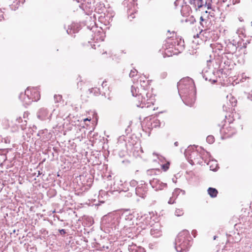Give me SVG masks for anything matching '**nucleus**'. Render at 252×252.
Returning <instances> with one entry per match:
<instances>
[{"label": "nucleus", "mask_w": 252, "mask_h": 252, "mask_svg": "<svg viewBox=\"0 0 252 252\" xmlns=\"http://www.w3.org/2000/svg\"><path fill=\"white\" fill-rule=\"evenodd\" d=\"M25 94L31 100L29 102H26V104H30L32 101H37L40 98V92L37 87H28L25 90Z\"/></svg>", "instance_id": "nucleus-3"}, {"label": "nucleus", "mask_w": 252, "mask_h": 252, "mask_svg": "<svg viewBox=\"0 0 252 252\" xmlns=\"http://www.w3.org/2000/svg\"><path fill=\"white\" fill-rule=\"evenodd\" d=\"M139 81L141 86L140 91L143 88L145 89V87L148 85V81L145 77H140Z\"/></svg>", "instance_id": "nucleus-12"}, {"label": "nucleus", "mask_w": 252, "mask_h": 252, "mask_svg": "<svg viewBox=\"0 0 252 252\" xmlns=\"http://www.w3.org/2000/svg\"><path fill=\"white\" fill-rule=\"evenodd\" d=\"M175 145L176 146H177V145H178V142H175Z\"/></svg>", "instance_id": "nucleus-27"}, {"label": "nucleus", "mask_w": 252, "mask_h": 252, "mask_svg": "<svg viewBox=\"0 0 252 252\" xmlns=\"http://www.w3.org/2000/svg\"><path fill=\"white\" fill-rule=\"evenodd\" d=\"M174 201L172 200V198H170V200L168 201V203H169V204H173L174 203Z\"/></svg>", "instance_id": "nucleus-23"}, {"label": "nucleus", "mask_w": 252, "mask_h": 252, "mask_svg": "<svg viewBox=\"0 0 252 252\" xmlns=\"http://www.w3.org/2000/svg\"><path fill=\"white\" fill-rule=\"evenodd\" d=\"M22 120L21 119V118H19V119H17V120H18V122H20V120Z\"/></svg>", "instance_id": "nucleus-26"}, {"label": "nucleus", "mask_w": 252, "mask_h": 252, "mask_svg": "<svg viewBox=\"0 0 252 252\" xmlns=\"http://www.w3.org/2000/svg\"><path fill=\"white\" fill-rule=\"evenodd\" d=\"M207 140L210 142H213L214 141V137L212 136H209L207 138Z\"/></svg>", "instance_id": "nucleus-20"}, {"label": "nucleus", "mask_w": 252, "mask_h": 252, "mask_svg": "<svg viewBox=\"0 0 252 252\" xmlns=\"http://www.w3.org/2000/svg\"><path fill=\"white\" fill-rule=\"evenodd\" d=\"M89 91L90 93V94H92L94 96H98L100 94V91L99 90V89L94 87L92 88L89 90Z\"/></svg>", "instance_id": "nucleus-13"}, {"label": "nucleus", "mask_w": 252, "mask_h": 252, "mask_svg": "<svg viewBox=\"0 0 252 252\" xmlns=\"http://www.w3.org/2000/svg\"><path fill=\"white\" fill-rule=\"evenodd\" d=\"M174 46V45L173 42L170 41H167L164 44V54L166 56L170 57L172 56V55L175 54L173 50Z\"/></svg>", "instance_id": "nucleus-5"}, {"label": "nucleus", "mask_w": 252, "mask_h": 252, "mask_svg": "<svg viewBox=\"0 0 252 252\" xmlns=\"http://www.w3.org/2000/svg\"><path fill=\"white\" fill-rule=\"evenodd\" d=\"M207 192L209 195L212 198L217 197L218 194L217 189L213 188H209Z\"/></svg>", "instance_id": "nucleus-10"}, {"label": "nucleus", "mask_w": 252, "mask_h": 252, "mask_svg": "<svg viewBox=\"0 0 252 252\" xmlns=\"http://www.w3.org/2000/svg\"><path fill=\"white\" fill-rule=\"evenodd\" d=\"M192 97L191 98L190 101H189L188 98H185V102L187 105L191 106L193 104H194L195 99L194 96L193 95H192Z\"/></svg>", "instance_id": "nucleus-14"}, {"label": "nucleus", "mask_w": 252, "mask_h": 252, "mask_svg": "<svg viewBox=\"0 0 252 252\" xmlns=\"http://www.w3.org/2000/svg\"><path fill=\"white\" fill-rule=\"evenodd\" d=\"M54 97L55 99H57V101L59 102V101H61V100L62 99V96L61 95H59V94H58V95L56 94V95H55Z\"/></svg>", "instance_id": "nucleus-19"}, {"label": "nucleus", "mask_w": 252, "mask_h": 252, "mask_svg": "<svg viewBox=\"0 0 252 252\" xmlns=\"http://www.w3.org/2000/svg\"><path fill=\"white\" fill-rule=\"evenodd\" d=\"M91 117H89V118H86V119H84L83 120L84 122H86L87 121H91Z\"/></svg>", "instance_id": "nucleus-22"}, {"label": "nucleus", "mask_w": 252, "mask_h": 252, "mask_svg": "<svg viewBox=\"0 0 252 252\" xmlns=\"http://www.w3.org/2000/svg\"><path fill=\"white\" fill-rule=\"evenodd\" d=\"M200 22L204 20V19L202 16H201L200 18Z\"/></svg>", "instance_id": "nucleus-25"}, {"label": "nucleus", "mask_w": 252, "mask_h": 252, "mask_svg": "<svg viewBox=\"0 0 252 252\" xmlns=\"http://www.w3.org/2000/svg\"><path fill=\"white\" fill-rule=\"evenodd\" d=\"M140 89L137 87L132 86L131 92L133 96L137 97L136 103L138 106L143 107H149L153 105L155 102L154 96L149 93L145 89L143 88L139 93Z\"/></svg>", "instance_id": "nucleus-1"}, {"label": "nucleus", "mask_w": 252, "mask_h": 252, "mask_svg": "<svg viewBox=\"0 0 252 252\" xmlns=\"http://www.w3.org/2000/svg\"><path fill=\"white\" fill-rule=\"evenodd\" d=\"M184 214V212L182 209H177L175 211V215L177 216H181Z\"/></svg>", "instance_id": "nucleus-17"}, {"label": "nucleus", "mask_w": 252, "mask_h": 252, "mask_svg": "<svg viewBox=\"0 0 252 252\" xmlns=\"http://www.w3.org/2000/svg\"><path fill=\"white\" fill-rule=\"evenodd\" d=\"M59 232L61 235H64L66 233L65 230L63 229L59 230Z\"/></svg>", "instance_id": "nucleus-21"}, {"label": "nucleus", "mask_w": 252, "mask_h": 252, "mask_svg": "<svg viewBox=\"0 0 252 252\" xmlns=\"http://www.w3.org/2000/svg\"><path fill=\"white\" fill-rule=\"evenodd\" d=\"M137 73V71L135 69L131 70L130 73H129V76L130 77H133Z\"/></svg>", "instance_id": "nucleus-18"}, {"label": "nucleus", "mask_w": 252, "mask_h": 252, "mask_svg": "<svg viewBox=\"0 0 252 252\" xmlns=\"http://www.w3.org/2000/svg\"><path fill=\"white\" fill-rule=\"evenodd\" d=\"M189 2L196 10L200 8L203 5V0H189Z\"/></svg>", "instance_id": "nucleus-6"}, {"label": "nucleus", "mask_w": 252, "mask_h": 252, "mask_svg": "<svg viewBox=\"0 0 252 252\" xmlns=\"http://www.w3.org/2000/svg\"><path fill=\"white\" fill-rule=\"evenodd\" d=\"M210 33V32L209 31L201 30L200 31V32H199V33H197L196 34V35H194V37L195 38L196 37L197 38H199V37H201L202 36H203V37H205V39H204V40L206 41L208 39V38H209L208 36H209Z\"/></svg>", "instance_id": "nucleus-9"}, {"label": "nucleus", "mask_w": 252, "mask_h": 252, "mask_svg": "<svg viewBox=\"0 0 252 252\" xmlns=\"http://www.w3.org/2000/svg\"><path fill=\"white\" fill-rule=\"evenodd\" d=\"M191 11V10L190 6L187 5L183 6L181 10L183 16L184 17L189 16Z\"/></svg>", "instance_id": "nucleus-8"}, {"label": "nucleus", "mask_w": 252, "mask_h": 252, "mask_svg": "<svg viewBox=\"0 0 252 252\" xmlns=\"http://www.w3.org/2000/svg\"><path fill=\"white\" fill-rule=\"evenodd\" d=\"M102 87L103 90V93L104 94H109V85L106 81H104L102 83Z\"/></svg>", "instance_id": "nucleus-11"}, {"label": "nucleus", "mask_w": 252, "mask_h": 252, "mask_svg": "<svg viewBox=\"0 0 252 252\" xmlns=\"http://www.w3.org/2000/svg\"><path fill=\"white\" fill-rule=\"evenodd\" d=\"M156 230L154 229H152L151 230V233L152 235H154L155 237H158L161 235V231L158 230L157 232H156Z\"/></svg>", "instance_id": "nucleus-15"}, {"label": "nucleus", "mask_w": 252, "mask_h": 252, "mask_svg": "<svg viewBox=\"0 0 252 252\" xmlns=\"http://www.w3.org/2000/svg\"><path fill=\"white\" fill-rule=\"evenodd\" d=\"M220 130L221 133L226 138L231 137L235 132V128L231 126L230 124H228V126L224 125Z\"/></svg>", "instance_id": "nucleus-4"}, {"label": "nucleus", "mask_w": 252, "mask_h": 252, "mask_svg": "<svg viewBox=\"0 0 252 252\" xmlns=\"http://www.w3.org/2000/svg\"><path fill=\"white\" fill-rule=\"evenodd\" d=\"M190 236L188 230H184L180 232L176 240V249L178 252L186 251L190 246Z\"/></svg>", "instance_id": "nucleus-2"}, {"label": "nucleus", "mask_w": 252, "mask_h": 252, "mask_svg": "<svg viewBox=\"0 0 252 252\" xmlns=\"http://www.w3.org/2000/svg\"><path fill=\"white\" fill-rule=\"evenodd\" d=\"M106 52L104 51V50L103 49L102 51H99V54H103L104 53H105Z\"/></svg>", "instance_id": "nucleus-24"}, {"label": "nucleus", "mask_w": 252, "mask_h": 252, "mask_svg": "<svg viewBox=\"0 0 252 252\" xmlns=\"http://www.w3.org/2000/svg\"><path fill=\"white\" fill-rule=\"evenodd\" d=\"M136 1L137 0H125L124 4L127 5L129 10L133 9L132 11H134L135 7L137 5Z\"/></svg>", "instance_id": "nucleus-7"}, {"label": "nucleus", "mask_w": 252, "mask_h": 252, "mask_svg": "<svg viewBox=\"0 0 252 252\" xmlns=\"http://www.w3.org/2000/svg\"><path fill=\"white\" fill-rule=\"evenodd\" d=\"M170 163L169 162H166L164 164L161 166L162 169L164 171H167L169 168Z\"/></svg>", "instance_id": "nucleus-16"}]
</instances>
